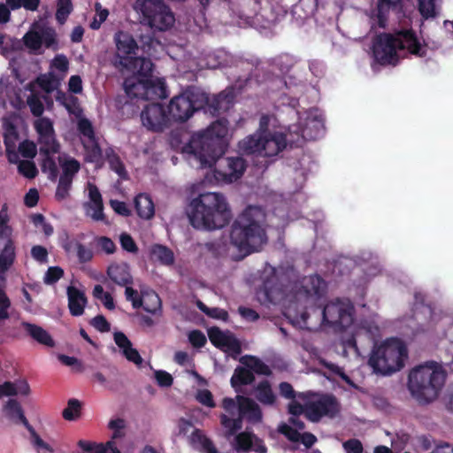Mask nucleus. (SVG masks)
Masks as SVG:
<instances>
[{
  "mask_svg": "<svg viewBox=\"0 0 453 453\" xmlns=\"http://www.w3.org/2000/svg\"><path fill=\"white\" fill-rule=\"evenodd\" d=\"M446 372L441 365L434 362L418 365L409 374L408 388L419 403L434 400L443 387Z\"/></svg>",
  "mask_w": 453,
  "mask_h": 453,
  "instance_id": "obj_7",
  "label": "nucleus"
},
{
  "mask_svg": "<svg viewBox=\"0 0 453 453\" xmlns=\"http://www.w3.org/2000/svg\"><path fill=\"white\" fill-rule=\"evenodd\" d=\"M27 104L35 117L42 118L44 105L38 94L31 93L27 98Z\"/></svg>",
  "mask_w": 453,
  "mask_h": 453,
  "instance_id": "obj_50",
  "label": "nucleus"
},
{
  "mask_svg": "<svg viewBox=\"0 0 453 453\" xmlns=\"http://www.w3.org/2000/svg\"><path fill=\"white\" fill-rule=\"evenodd\" d=\"M408 352L405 345L398 339H389L374 346L368 364L376 373L388 375L401 370Z\"/></svg>",
  "mask_w": 453,
  "mask_h": 453,
  "instance_id": "obj_8",
  "label": "nucleus"
},
{
  "mask_svg": "<svg viewBox=\"0 0 453 453\" xmlns=\"http://www.w3.org/2000/svg\"><path fill=\"white\" fill-rule=\"evenodd\" d=\"M86 213L95 221H102L108 224V220L104 213V203H84Z\"/></svg>",
  "mask_w": 453,
  "mask_h": 453,
  "instance_id": "obj_48",
  "label": "nucleus"
},
{
  "mask_svg": "<svg viewBox=\"0 0 453 453\" xmlns=\"http://www.w3.org/2000/svg\"><path fill=\"white\" fill-rule=\"evenodd\" d=\"M81 404V402L75 398L68 400L67 407L63 410L62 416L65 420H75L80 417Z\"/></svg>",
  "mask_w": 453,
  "mask_h": 453,
  "instance_id": "obj_46",
  "label": "nucleus"
},
{
  "mask_svg": "<svg viewBox=\"0 0 453 453\" xmlns=\"http://www.w3.org/2000/svg\"><path fill=\"white\" fill-rule=\"evenodd\" d=\"M263 288L265 296L268 299L272 298V303H276L282 296L281 286L278 282L274 268H272V284L269 280H266L263 283Z\"/></svg>",
  "mask_w": 453,
  "mask_h": 453,
  "instance_id": "obj_33",
  "label": "nucleus"
},
{
  "mask_svg": "<svg viewBox=\"0 0 453 453\" xmlns=\"http://www.w3.org/2000/svg\"><path fill=\"white\" fill-rule=\"evenodd\" d=\"M63 105L66 111L77 118L82 115V109L80 106L79 99L73 96H69L68 98L63 102Z\"/></svg>",
  "mask_w": 453,
  "mask_h": 453,
  "instance_id": "obj_57",
  "label": "nucleus"
},
{
  "mask_svg": "<svg viewBox=\"0 0 453 453\" xmlns=\"http://www.w3.org/2000/svg\"><path fill=\"white\" fill-rule=\"evenodd\" d=\"M303 288L308 296L320 298L326 294L327 286L322 277L315 274L306 280Z\"/></svg>",
  "mask_w": 453,
  "mask_h": 453,
  "instance_id": "obj_29",
  "label": "nucleus"
},
{
  "mask_svg": "<svg viewBox=\"0 0 453 453\" xmlns=\"http://www.w3.org/2000/svg\"><path fill=\"white\" fill-rule=\"evenodd\" d=\"M151 255L155 259L165 265H173L174 262L173 251L164 245H154L151 249Z\"/></svg>",
  "mask_w": 453,
  "mask_h": 453,
  "instance_id": "obj_40",
  "label": "nucleus"
},
{
  "mask_svg": "<svg viewBox=\"0 0 453 453\" xmlns=\"http://www.w3.org/2000/svg\"><path fill=\"white\" fill-rule=\"evenodd\" d=\"M134 8L141 15V23L154 31H167L175 22L173 12L163 0H136Z\"/></svg>",
  "mask_w": 453,
  "mask_h": 453,
  "instance_id": "obj_10",
  "label": "nucleus"
},
{
  "mask_svg": "<svg viewBox=\"0 0 453 453\" xmlns=\"http://www.w3.org/2000/svg\"><path fill=\"white\" fill-rule=\"evenodd\" d=\"M189 443L203 453H219L213 441L201 429L196 428L188 437Z\"/></svg>",
  "mask_w": 453,
  "mask_h": 453,
  "instance_id": "obj_24",
  "label": "nucleus"
},
{
  "mask_svg": "<svg viewBox=\"0 0 453 453\" xmlns=\"http://www.w3.org/2000/svg\"><path fill=\"white\" fill-rule=\"evenodd\" d=\"M83 148L85 151V161L95 164L97 168L102 167L104 165V152H103L97 138L89 140L88 143H83Z\"/></svg>",
  "mask_w": 453,
  "mask_h": 453,
  "instance_id": "obj_25",
  "label": "nucleus"
},
{
  "mask_svg": "<svg viewBox=\"0 0 453 453\" xmlns=\"http://www.w3.org/2000/svg\"><path fill=\"white\" fill-rule=\"evenodd\" d=\"M346 453H363L364 447L358 439H349L342 443Z\"/></svg>",
  "mask_w": 453,
  "mask_h": 453,
  "instance_id": "obj_64",
  "label": "nucleus"
},
{
  "mask_svg": "<svg viewBox=\"0 0 453 453\" xmlns=\"http://www.w3.org/2000/svg\"><path fill=\"white\" fill-rule=\"evenodd\" d=\"M36 83L48 94L57 89L60 84L58 78L53 73L40 75L36 79Z\"/></svg>",
  "mask_w": 453,
  "mask_h": 453,
  "instance_id": "obj_42",
  "label": "nucleus"
},
{
  "mask_svg": "<svg viewBox=\"0 0 453 453\" xmlns=\"http://www.w3.org/2000/svg\"><path fill=\"white\" fill-rule=\"evenodd\" d=\"M62 168V174L60 178L65 180H73L74 176L81 169L80 162L75 158H68L60 163Z\"/></svg>",
  "mask_w": 453,
  "mask_h": 453,
  "instance_id": "obj_43",
  "label": "nucleus"
},
{
  "mask_svg": "<svg viewBox=\"0 0 453 453\" xmlns=\"http://www.w3.org/2000/svg\"><path fill=\"white\" fill-rule=\"evenodd\" d=\"M25 45L34 50H37L42 47V42L40 37V32L38 31H28L23 37Z\"/></svg>",
  "mask_w": 453,
  "mask_h": 453,
  "instance_id": "obj_55",
  "label": "nucleus"
},
{
  "mask_svg": "<svg viewBox=\"0 0 453 453\" xmlns=\"http://www.w3.org/2000/svg\"><path fill=\"white\" fill-rule=\"evenodd\" d=\"M68 307L71 315L79 317L83 314L87 303L85 294L73 286L67 288Z\"/></svg>",
  "mask_w": 453,
  "mask_h": 453,
  "instance_id": "obj_22",
  "label": "nucleus"
},
{
  "mask_svg": "<svg viewBox=\"0 0 453 453\" xmlns=\"http://www.w3.org/2000/svg\"><path fill=\"white\" fill-rule=\"evenodd\" d=\"M23 327L27 331V333L36 342L41 344H43L48 347L54 346V341L50 335V334L44 330L42 327L28 323L23 322Z\"/></svg>",
  "mask_w": 453,
  "mask_h": 453,
  "instance_id": "obj_30",
  "label": "nucleus"
},
{
  "mask_svg": "<svg viewBox=\"0 0 453 453\" xmlns=\"http://www.w3.org/2000/svg\"><path fill=\"white\" fill-rule=\"evenodd\" d=\"M278 432L292 442H297L300 441L301 434L286 423H280L279 425Z\"/></svg>",
  "mask_w": 453,
  "mask_h": 453,
  "instance_id": "obj_56",
  "label": "nucleus"
},
{
  "mask_svg": "<svg viewBox=\"0 0 453 453\" xmlns=\"http://www.w3.org/2000/svg\"><path fill=\"white\" fill-rule=\"evenodd\" d=\"M116 53L111 63L115 68L123 72L130 65L133 58L136 57L138 45L134 38L128 32L118 31L114 35Z\"/></svg>",
  "mask_w": 453,
  "mask_h": 453,
  "instance_id": "obj_13",
  "label": "nucleus"
},
{
  "mask_svg": "<svg viewBox=\"0 0 453 453\" xmlns=\"http://www.w3.org/2000/svg\"><path fill=\"white\" fill-rule=\"evenodd\" d=\"M137 215L143 219H150L155 215V205L150 196L145 193L138 194L134 200Z\"/></svg>",
  "mask_w": 453,
  "mask_h": 453,
  "instance_id": "obj_23",
  "label": "nucleus"
},
{
  "mask_svg": "<svg viewBox=\"0 0 453 453\" xmlns=\"http://www.w3.org/2000/svg\"><path fill=\"white\" fill-rule=\"evenodd\" d=\"M354 305L349 299L336 298L326 305L311 307L310 311L301 313V322L310 330L319 325L328 326L336 331L349 327L354 320Z\"/></svg>",
  "mask_w": 453,
  "mask_h": 453,
  "instance_id": "obj_6",
  "label": "nucleus"
},
{
  "mask_svg": "<svg viewBox=\"0 0 453 453\" xmlns=\"http://www.w3.org/2000/svg\"><path fill=\"white\" fill-rule=\"evenodd\" d=\"M211 342L217 348L225 351H230L235 355L242 352V346L238 339L230 333H225L219 327L213 326L208 330Z\"/></svg>",
  "mask_w": 453,
  "mask_h": 453,
  "instance_id": "obj_15",
  "label": "nucleus"
},
{
  "mask_svg": "<svg viewBox=\"0 0 453 453\" xmlns=\"http://www.w3.org/2000/svg\"><path fill=\"white\" fill-rule=\"evenodd\" d=\"M266 213L259 206L249 205L231 226L230 241L242 257L259 251L267 242Z\"/></svg>",
  "mask_w": 453,
  "mask_h": 453,
  "instance_id": "obj_3",
  "label": "nucleus"
},
{
  "mask_svg": "<svg viewBox=\"0 0 453 453\" xmlns=\"http://www.w3.org/2000/svg\"><path fill=\"white\" fill-rule=\"evenodd\" d=\"M342 411V406L337 397L330 393L319 395L313 401L305 404V417L311 422L317 423L326 417L335 418Z\"/></svg>",
  "mask_w": 453,
  "mask_h": 453,
  "instance_id": "obj_11",
  "label": "nucleus"
},
{
  "mask_svg": "<svg viewBox=\"0 0 453 453\" xmlns=\"http://www.w3.org/2000/svg\"><path fill=\"white\" fill-rule=\"evenodd\" d=\"M264 140V131L247 136L239 142V149L248 155H262V144Z\"/></svg>",
  "mask_w": 453,
  "mask_h": 453,
  "instance_id": "obj_28",
  "label": "nucleus"
},
{
  "mask_svg": "<svg viewBox=\"0 0 453 453\" xmlns=\"http://www.w3.org/2000/svg\"><path fill=\"white\" fill-rule=\"evenodd\" d=\"M107 276L116 285L123 287L133 284V276L127 263H113L107 268Z\"/></svg>",
  "mask_w": 453,
  "mask_h": 453,
  "instance_id": "obj_18",
  "label": "nucleus"
},
{
  "mask_svg": "<svg viewBox=\"0 0 453 453\" xmlns=\"http://www.w3.org/2000/svg\"><path fill=\"white\" fill-rule=\"evenodd\" d=\"M77 128L80 134L89 140H93L96 137L95 130L92 123L86 118H81L77 123Z\"/></svg>",
  "mask_w": 453,
  "mask_h": 453,
  "instance_id": "obj_53",
  "label": "nucleus"
},
{
  "mask_svg": "<svg viewBox=\"0 0 453 453\" xmlns=\"http://www.w3.org/2000/svg\"><path fill=\"white\" fill-rule=\"evenodd\" d=\"M154 65L150 58L135 57L124 71L137 74V83L126 85V92L134 96L148 97L150 92L162 96L165 93V83L158 78L153 77Z\"/></svg>",
  "mask_w": 453,
  "mask_h": 453,
  "instance_id": "obj_9",
  "label": "nucleus"
},
{
  "mask_svg": "<svg viewBox=\"0 0 453 453\" xmlns=\"http://www.w3.org/2000/svg\"><path fill=\"white\" fill-rule=\"evenodd\" d=\"M407 50L417 57L426 55V46L422 45L412 29H402L395 34L382 33L377 35L372 45V55L381 65H396L399 62L398 50Z\"/></svg>",
  "mask_w": 453,
  "mask_h": 453,
  "instance_id": "obj_5",
  "label": "nucleus"
},
{
  "mask_svg": "<svg viewBox=\"0 0 453 453\" xmlns=\"http://www.w3.org/2000/svg\"><path fill=\"white\" fill-rule=\"evenodd\" d=\"M3 411L5 417L13 423L28 426L29 422L24 414V411L16 399H9L4 406Z\"/></svg>",
  "mask_w": 453,
  "mask_h": 453,
  "instance_id": "obj_27",
  "label": "nucleus"
},
{
  "mask_svg": "<svg viewBox=\"0 0 453 453\" xmlns=\"http://www.w3.org/2000/svg\"><path fill=\"white\" fill-rule=\"evenodd\" d=\"M228 124L226 119H217L206 129L192 134L188 142H185L184 132L173 130L169 134V144L174 150L192 154L201 168L211 167L226 150Z\"/></svg>",
  "mask_w": 453,
  "mask_h": 453,
  "instance_id": "obj_1",
  "label": "nucleus"
},
{
  "mask_svg": "<svg viewBox=\"0 0 453 453\" xmlns=\"http://www.w3.org/2000/svg\"><path fill=\"white\" fill-rule=\"evenodd\" d=\"M287 146L286 135L280 132L264 131L262 157H273L282 151Z\"/></svg>",
  "mask_w": 453,
  "mask_h": 453,
  "instance_id": "obj_16",
  "label": "nucleus"
},
{
  "mask_svg": "<svg viewBox=\"0 0 453 453\" xmlns=\"http://www.w3.org/2000/svg\"><path fill=\"white\" fill-rule=\"evenodd\" d=\"M34 127L38 137L47 136V134H52L55 132L53 122L46 117L35 119L34 122Z\"/></svg>",
  "mask_w": 453,
  "mask_h": 453,
  "instance_id": "obj_49",
  "label": "nucleus"
},
{
  "mask_svg": "<svg viewBox=\"0 0 453 453\" xmlns=\"http://www.w3.org/2000/svg\"><path fill=\"white\" fill-rule=\"evenodd\" d=\"M188 215L194 228L209 231L225 227L232 219L226 197L217 192L203 193L194 198Z\"/></svg>",
  "mask_w": 453,
  "mask_h": 453,
  "instance_id": "obj_4",
  "label": "nucleus"
},
{
  "mask_svg": "<svg viewBox=\"0 0 453 453\" xmlns=\"http://www.w3.org/2000/svg\"><path fill=\"white\" fill-rule=\"evenodd\" d=\"M104 158L109 164L110 169L116 173L121 180L128 179V173L126 166L119 154L112 147H108L104 150Z\"/></svg>",
  "mask_w": 453,
  "mask_h": 453,
  "instance_id": "obj_26",
  "label": "nucleus"
},
{
  "mask_svg": "<svg viewBox=\"0 0 453 453\" xmlns=\"http://www.w3.org/2000/svg\"><path fill=\"white\" fill-rule=\"evenodd\" d=\"M40 37L42 45L48 49L56 48L58 45L56 31L50 27H39Z\"/></svg>",
  "mask_w": 453,
  "mask_h": 453,
  "instance_id": "obj_47",
  "label": "nucleus"
},
{
  "mask_svg": "<svg viewBox=\"0 0 453 453\" xmlns=\"http://www.w3.org/2000/svg\"><path fill=\"white\" fill-rule=\"evenodd\" d=\"M15 259V247L13 242L8 239L0 252V273H5L12 265Z\"/></svg>",
  "mask_w": 453,
  "mask_h": 453,
  "instance_id": "obj_34",
  "label": "nucleus"
},
{
  "mask_svg": "<svg viewBox=\"0 0 453 453\" xmlns=\"http://www.w3.org/2000/svg\"><path fill=\"white\" fill-rule=\"evenodd\" d=\"M234 97L233 93L226 91L211 97L200 88L188 87L182 93L173 96L167 105L169 120L186 122L200 110L212 116L219 115L233 105Z\"/></svg>",
  "mask_w": 453,
  "mask_h": 453,
  "instance_id": "obj_2",
  "label": "nucleus"
},
{
  "mask_svg": "<svg viewBox=\"0 0 453 453\" xmlns=\"http://www.w3.org/2000/svg\"><path fill=\"white\" fill-rule=\"evenodd\" d=\"M295 64L294 58L289 54H281L272 59L271 65L273 70H278L280 74H287L290 72Z\"/></svg>",
  "mask_w": 453,
  "mask_h": 453,
  "instance_id": "obj_38",
  "label": "nucleus"
},
{
  "mask_svg": "<svg viewBox=\"0 0 453 453\" xmlns=\"http://www.w3.org/2000/svg\"><path fill=\"white\" fill-rule=\"evenodd\" d=\"M255 434L249 432H241L234 438V449L237 452H250L253 448Z\"/></svg>",
  "mask_w": 453,
  "mask_h": 453,
  "instance_id": "obj_39",
  "label": "nucleus"
},
{
  "mask_svg": "<svg viewBox=\"0 0 453 453\" xmlns=\"http://www.w3.org/2000/svg\"><path fill=\"white\" fill-rule=\"evenodd\" d=\"M54 153L40 154L42 158L41 162L42 172L48 174L51 181H56L58 176V169L53 157Z\"/></svg>",
  "mask_w": 453,
  "mask_h": 453,
  "instance_id": "obj_37",
  "label": "nucleus"
},
{
  "mask_svg": "<svg viewBox=\"0 0 453 453\" xmlns=\"http://www.w3.org/2000/svg\"><path fill=\"white\" fill-rule=\"evenodd\" d=\"M37 142L40 145V154L59 152L60 145L57 140L55 132L52 134H47V136L38 137Z\"/></svg>",
  "mask_w": 453,
  "mask_h": 453,
  "instance_id": "obj_36",
  "label": "nucleus"
},
{
  "mask_svg": "<svg viewBox=\"0 0 453 453\" xmlns=\"http://www.w3.org/2000/svg\"><path fill=\"white\" fill-rule=\"evenodd\" d=\"M73 181L59 177L55 197L58 201H62L69 196Z\"/></svg>",
  "mask_w": 453,
  "mask_h": 453,
  "instance_id": "obj_58",
  "label": "nucleus"
},
{
  "mask_svg": "<svg viewBox=\"0 0 453 453\" xmlns=\"http://www.w3.org/2000/svg\"><path fill=\"white\" fill-rule=\"evenodd\" d=\"M64 275V270L59 266H50L48 268L45 276L44 283L48 285L55 284Z\"/></svg>",
  "mask_w": 453,
  "mask_h": 453,
  "instance_id": "obj_59",
  "label": "nucleus"
},
{
  "mask_svg": "<svg viewBox=\"0 0 453 453\" xmlns=\"http://www.w3.org/2000/svg\"><path fill=\"white\" fill-rule=\"evenodd\" d=\"M324 130V119L321 115L308 117L301 129V135L307 141L317 140L323 135Z\"/></svg>",
  "mask_w": 453,
  "mask_h": 453,
  "instance_id": "obj_20",
  "label": "nucleus"
},
{
  "mask_svg": "<svg viewBox=\"0 0 453 453\" xmlns=\"http://www.w3.org/2000/svg\"><path fill=\"white\" fill-rule=\"evenodd\" d=\"M19 152L25 158H34L37 154L36 144L30 140H24L19 145Z\"/></svg>",
  "mask_w": 453,
  "mask_h": 453,
  "instance_id": "obj_54",
  "label": "nucleus"
},
{
  "mask_svg": "<svg viewBox=\"0 0 453 453\" xmlns=\"http://www.w3.org/2000/svg\"><path fill=\"white\" fill-rule=\"evenodd\" d=\"M141 307L149 313L156 314L161 311L162 302L159 296L156 292H152L146 295Z\"/></svg>",
  "mask_w": 453,
  "mask_h": 453,
  "instance_id": "obj_44",
  "label": "nucleus"
},
{
  "mask_svg": "<svg viewBox=\"0 0 453 453\" xmlns=\"http://www.w3.org/2000/svg\"><path fill=\"white\" fill-rule=\"evenodd\" d=\"M236 399L238 401V414L253 424L262 421V411L254 400L243 395H237Z\"/></svg>",
  "mask_w": 453,
  "mask_h": 453,
  "instance_id": "obj_17",
  "label": "nucleus"
},
{
  "mask_svg": "<svg viewBox=\"0 0 453 453\" xmlns=\"http://www.w3.org/2000/svg\"><path fill=\"white\" fill-rule=\"evenodd\" d=\"M256 398L265 405H272L275 402V395L267 380L260 381L256 387Z\"/></svg>",
  "mask_w": 453,
  "mask_h": 453,
  "instance_id": "obj_31",
  "label": "nucleus"
},
{
  "mask_svg": "<svg viewBox=\"0 0 453 453\" xmlns=\"http://www.w3.org/2000/svg\"><path fill=\"white\" fill-rule=\"evenodd\" d=\"M96 245L106 254H113L116 250L114 242L107 236H99L96 238Z\"/></svg>",
  "mask_w": 453,
  "mask_h": 453,
  "instance_id": "obj_60",
  "label": "nucleus"
},
{
  "mask_svg": "<svg viewBox=\"0 0 453 453\" xmlns=\"http://www.w3.org/2000/svg\"><path fill=\"white\" fill-rule=\"evenodd\" d=\"M219 156L215 163L213 175L218 183H233L241 179L247 168V163L242 157H221Z\"/></svg>",
  "mask_w": 453,
  "mask_h": 453,
  "instance_id": "obj_12",
  "label": "nucleus"
},
{
  "mask_svg": "<svg viewBox=\"0 0 453 453\" xmlns=\"http://www.w3.org/2000/svg\"><path fill=\"white\" fill-rule=\"evenodd\" d=\"M125 295L127 301L132 303L134 309L140 308L142 305V298L139 296L138 291L134 289L131 285L124 286Z\"/></svg>",
  "mask_w": 453,
  "mask_h": 453,
  "instance_id": "obj_61",
  "label": "nucleus"
},
{
  "mask_svg": "<svg viewBox=\"0 0 453 453\" xmlns=\"http://www.w3.org/2000/svg\"><path fill=\"white\" fill-rule=\"evenodd\" d=\"M63 249L66 253L75 252L76 257L80 264H87L94 257V252L91 248L87 247L81 242L75 239H67L63 243Z\"/></svg>",
  "mask_w": 453,
  "mask_h": 453,
  "instance_id": "obj_21",
  "label": "nucleus"
},
{
  "mask_svg": "<svg viewBox=\"0 0 453 453\" xmlns=\"http://www.w3.org/2000/svg\"><path fill=\"white\" fill-rule=\"evenodd\" d=\"M19 173L27 179H34L38 174V169L35 162L31 160H22L19 162Z\"/></svg>",
  "mask_w": 453,
  "mask_h": 453,
  "instance_id": "obj_52",
  "label": "nucleus"
},
{
  "mask_svg": "<svg viewBox=\"0 0 453 453\" xmlns=\"http://www.w3.org/2000/svg\"><path fill=\"white\" fill-rule=\"evenodd\" d=\"M255 380L254 373L245 367L238 366L235 368L231 378V385L237 391V387L250 385Z\"/></svg>",
  "mask_w": 453,
  "mask_h": 453,
  "instance_id": "obj_32",
  "label": "nucleus"
},
{
  "mask_svg": "<svg viewBox=\"0 0 453 453\" xmlns=\"http://www.w3.org/2000/svg\"><path fill=\"white\" fill-rule=\"evenodd\" d=\"M116 345L122 350L123 356L136 365L142 364V358L138 350L133 348L131 341L122 332H116L113 334Z\"/></svg>",
  "mask_w": 453,
  "mask_h": 453,
  "instance_id": "obj_19",
  "label": "nucleus"
},
{
  "mask_svg": "<svg viewBox=\"0 0 453 453\" xmlns=\"http://www.w3.org/2000/svg\"><path fill=\"white\" fill-rule=\"evenodd\" d=\"M4 142L5 149L16 148V142L19 138L16 126L12 122H6L4 125Z\"/></svg>",
  "mask_w": 453,
  "mask_h": 453,
  "instance_id": "obj_45",
  "label": "nucleus"
},
{
  "mask_svg": "<svg viewBox=\"0 0 453 453\" xmlns=\"http://www.w3.org/2000/svg\"><path fill=\"white\" fill-rule=\"evenodd\" d=\"M142 125L149 130L162 131L169 121L167 110L158 103L149 104L141 112Z\"/></svg>",
  "mask_w": 453,
  "mask_h": 453,
  "instance_id": "obj_14",
  "label": "nucleus"
},
{
  "mask_svg": "<svg viewBox=\"0 0 453 453\" xmlns=\"http://www.w3.org/2000/svg\"><path fill=\"white\" fill-rule=\"evenodd\" d=\"M73 11V4L72 0H57L55 18L58 23L59 25H64Z\"/></svg>",
  "mask_w": 453,
  "mask_h": 453,
  "instance_id": "obj_41",
  "label": "nucleus"
},
{
  "mask_svg": "<svg viewBox=\"0 0 453 453\" xmlns=\"http://www.w3.org/2000/svg\"><path fill=\"white\" fill-rule=\"evenodd\" d=\"M90 325L101 333H106L111 330V325L104 315H96L94 317Z\"/></svg>",
  "mask_w": 453,
  "mask_h": 453,
  "instance_id": "obj_63",
  "label": "nucleus"
},
{
  "mask_svg": "<svg viewBox=\"0 0 453 453\" xmlns=\"http://www.w3.org/2000/svg\"><path fill=\"white\" fill-rule=\"evenodd\" d=\"M241 362L249 367L253 372L262 375H270L271 370L267 365L262 362L259 358L253 356H246L241 358Z\"/></svg>",
  "mask_w": 453,
  "mask_h": 453,
  "instance_id": "obj_35",
  "label": "nucleus"
},
{
  "mask_svg": "<svg viewBox=\"0 0 453 453\" xmlns=\"http://www.w3.org/2000/svg\"><path fill=\"white\" fill-rule=\"evenodd\" d=\"M243 418V416H241L240 414L235 418H229L226 414H221L220 423L225 428L229 430L230 434H234L242 428Z\"/></svg>",
  "mask_w": 453,
  "mask_h": 453,
  "instance_id": "obj_51",
  "label": "nucleus"
},
{
  "mask_svg": "<svg viewBox=\"0 0 453 453\" xmlns=\"http://www.w3.org/2000/svg\"><path fill=\"white\" fill-rule=\"evenodd\" d=\"M119 241L122 249L127 252L136 253L138 251V247L130 234L127 233L121 234Z\"/></svg>",
  "mask_w": 453,
  "mask_h": 453,
  "instance_id": "obj_62",
  "label": "nucleus"
}]
</instances>
